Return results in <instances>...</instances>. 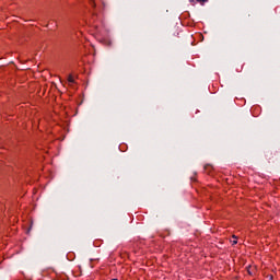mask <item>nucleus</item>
<instances>
[{
	"mask_svg": "<svg viewBox=\"0 0 280 280\" xmlns=\"http://www.w3.org/2000/svg\"><path fill=\"white\" fill-rule=\"evenodd\" d=\"M68 82H69V84H74L75 79L73 78V74H69Z\"/></svg>",
	"mask_w": 280,
	"mask_h": 280,
	"instance_id": "1",
	"label": "nucleus"
},
{
	"mask_svg": "<svg viewBox=\"0 0 280 280\" xmlns=\"http://www.w3.org/2000/svg\"><path fill=\"white\" fill-rule=\"evenodd\" d=\"M232 238V246H235V244H237V236L233 235Z\"/></svg>",
	"mask_w": 280,
	"mask_h": 280,
	"instance_id": "2",
	"label": "nucleus"
},
{
	"mask_svg": "<svg viewBox=\"0 0 280 280\" xmlns=\"http://www.w3.org/2000/svg\"><path fill=\"white\" fill-rule=\"evenodd\" d=\"M197 3H200L201 5H205L209 0H196Z\"/></svg>",
	"mask_w": 280,
	"mask_h": 280,
	"instance_id": "3",
	"label": "nucleus"
},
{
	"mask_svg": "<svg viewBox=\"0 0 280 280\" xmlns=\"http://www.w3.org/2000/svg\"><path fill=\"white\" fill-rule=\"evenodd\" d=\"M253 268H255V267H253V266L247 267L248 275H253Z\"/></svg>",
	"mask_w": 280,
	"mask_h": 280,
	"instance_id": "4",
	"label": "nucleus"
},
{
	"mask_svg": "<svg viewBox=\"0 0 280 280\" xmlns=\"http://www.w3.org/2000/svg\"><path fill=\"white\" fill-rule=\"evenodd\" d=\"M189 2L194 5L196 3V0H189Z\"/></svg>",
	"mask_w": 280,
	"mask_h": 280,
	"instance_id": "5",
	"label": "nucleus"
}]
</instances>
